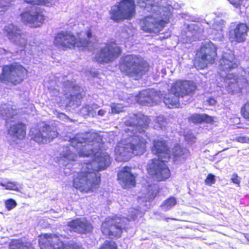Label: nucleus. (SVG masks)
Listing matches in <instances>:
<instances>
[{
    "label": "nucleus",
    "mask_w": 249,
    "mask_h": 249,
    "mask_svg": "<svg viewBox=\"0 0 249 249\" xmlns=\"http://www.w3.org/2000/svg\"><path fill=\"white\" fill-rule=\"evenodd\" d=\"M94 161L98 164L94 166L93 161L84 163L81 170L73 177L72 186L84 194L93 193L99 189L101 183V175L99 172L105 170L111 163L107 153L95 155Z\"/></svg>",
    "instance_id": "obj_1"
},
{
    "label": "nucleus",
    "mask_w": 249,
    "mask_h": 249,
    "mask_svg": "<svg viewBox=\"0 0 249 249\" xmlns=\"http://www.w3.org/2000/svg\"><path fill=\"white\" fill-rule=\"evenodd\" d=\"M218 73L223 80L224 86L229 92L235 93L240 92L246 79L242 77L238 78L231 72L237 67L234 55L231 52H225L223 54L222 58L219 61Z\"/></svg>",
    "instance_id": "obj_2"
},
{
    "label": "nucleus",
    "mask_w": 249,
    "mask_h": 249,
    "mask_svg": "<svg viewBox=\"0 0 249 249\" xmlns=\"http://www.w3.org/2000/svg\"><path fill=\"white\" fill-rule=\"evenodd\" d=\"M186 150L181 148L177 144L172 151V155L174 156L175 161H182L186 158L185 155ZM171 153L167 147L164 141H157V181H164L170 177V171L165 163L171 157Z\"/></svg>",
    "instance_id": "obj_3"
},
{
    "label": "nucleus",
    "mask_w": 249,
    "mask_h": 249,
    "mask_svg": "<svg viewBox=\"0 0 249 249\" xmlns=\"http://www.w3.org/2000/svg\"><path fill=\"white\" fill-rule=\"evenodd\" d=\"M119 69L125 75L134 77L135 79L141 78L148 71L146 62L135 55L128 54L123 56L119 62Z\"/></svg>",
    "instance_id": "obj_4"
},
{
    "label": "nucleus",
    "mask_w": 249,
    "mask_h": 249,
    "mask_svg": "<svg viewBox=\"0 0 249 249\" xmlns=\"http://www.w3.org/2000/svg\"><path fill=\"white\" fill-rule=\"evenodd\" d=\"M90 43V41L85 38L77 39L72 32L67 30L56 33L53 40L54 46L63 51L74 49L76 47L83 50L88 48Z\"/></svg>",
    "instance_id": "obj_5"
},
{
    "label": "nucleus",
    "mask_w": 249,
    "mask_h": 249,
    "mask_svg": "<svg viewBox=\"0 0 249 249\" xmlns=\"http://www.w3.org/2000/svg\"><path fill=\"white\" fill-rule=\"evenodd\" d=\"M196 89L192 82L178 80L172 85L169 94L164 97V102L169 108L179 107V97L188 95Z\"/></svg>",
    "instance_id": "obj_6"
},
{
    "label": "nucleus",
    "mask_w": 249,
    "mask_h": 249,
    "mask_svg": "<svg viewBox=\"0 0 249 249\" xmlns=\"http://www.w3.org/2000/svg\"><path fill=\"white\" fill-rule=\"evenodd\" d=\"M109 14L110 19L116 23L131 20L136 14L134 0H120L111 7Z\"/></svg>",
    "instance_id": "obj_7"
},
{
    "label": "nucleus",
    "mask_w": 249,
    "mask_h": 249,
    "mask_svg": "<svg viewBox=\"0 0 249 249\" xmlns=\"http://www.w3.org/2000/svg\"><path fill=\"white\" fill-rule=\"evenodd\" d=\"M28 72V70L18 63L4 65L0 73V81L2 83L17 85L24 81Z\"/></svg>",
    "instance_id": "obj_8"
},
{
    "label": "nucleus",
    "mask_w": 249,
    "mask_h": 249,
    "mask_svg": "<svg viewBox=\"0 0 249 249\" xmlns=\"http://www.w3.org/2000/svg\"><path fill=\"white\" fill-rule=\"evenodd\" d=\"M127 229L125 218L117 215L106 217L101 225L102 233L110 238L119 239Z\"/></svg>",
    "instance_id": "obj_9"
},
{
    "label": "nucleus",
    "mask_w": 249,
    "mask_h": 249,
    "mask_svg": "<svg viewBox=\"0 0 249 249\" xmlns=\"http://www.w3.org/2000/svg\"><path fill=\"white\" fill-rule=\"evenodd\" d=\"M61 235L54 233H41L38 236L40 249H84L76 242L65 245Z\"/></svg>",
    "instance_id": "obj_10"
},
{
    "label": "nucleus",
    "mask_w": 249,
    "mask_h": 249,
    "mask_svg": "<svg viewBox=\"0 0 249 249\" xmlns=\"http://www.w3.org/2000/svg\"><path fill=\"white\" fill-rule=\"evenodd\" d=\"M194 65L197 69H203L208 64L213 62L216 56V47L210 41L202 45L200 50L196 53Z\"/></svg>",
    "instance_id": "obj_11"
},
{
    "label": "nucleus",
    "mask_w": 249,
    "mask_h": 249,
    "mask_svg": "<svg viewBox=\"0 0 249 249\" xmlns=\"http://www.w3.org/2000/svg\"><path fill=\"white\" fill-rule=\"evenodd\" d=\"M122 53L121 48L114 41L105 44L94 57V60L99 64L109 63L117 59Z\"/></svg>",
    "instance_id": "obj_12"
},
{
    "label": "nucleus",
    "mask_w": 249,
    "mask_h": 249,
    "mask_svg": "<svg viewBox=\"0 0 249 249\" xmlns=\"http://www.w3.org/2000/svg\"><path fill=\"white\" fill-rule=\"evenodd\" d=\"M58 136L56 127L48 124L34 128L30 131L31 140L39 144L50 142Z\"/></svg>",
    "instance_id": "obj_13"
},
{
    "label": "nucleus",
    "mask_w": 249,
    "mask_h": 249,
    "mask_svg": "<svg viewBox=\"0 0 249 249\" xmlns=\"http://www.w3.org/2000/svg\"><path fill=\"white\" fill-rule=\"evenodd\" d=\"M173 7L165 0H157V33L160 32L169 23Z\"/></svg>",
    "instance_id": "obj_14"
},
{
    "label": "nucleus",
    "mask_w": 249,
    "mask_h": 249,
    "mask_svg": "<svg viewBox=\"0 0 249 249\" xmlns=\"http://www.w3.org/2000/svg\"><path fill=\"white\" fill-rule=\"evenodd\" d=\"M83 141H80L77 138H73L71 141V144L76 148L77 154L79 157H88L92 155L96 150L94 145L99 142L93 139L89 138L83 139Z\"/></svg>",
    "instance_id": "obj_15"
},
{
    "label": "nucleus",
    "mask_w": 249,
    "mask_h": 249,
    "mask_svg": "<svg viewBox=\"0 0 249 249\" xmlns=\"http://www.w3.org/2000/svg\"><path fill=\"white\" fill-rule=\"evenodd\" d=\"M67 226L70 231L81 235L90 233L93 230L91 223L85 217L73 219L67 222Z\"/></svg>",
    "instance_id": "obj_16"
},
{
    "label": "nucleus",
    "mask_w": 249,
    "mask_h": 249,
    "mask_svg": "<svg viewBox=\"0 0 249 249\" xmlns=\"http://www.w3.org/2000/svg\"><path fill=\"white\" fill-rule=\"evenodd\" d=\"M20 17L23 22L29 24L31 27H39L44 23L45 17L42 11L36 8L35 11H26L20 14Z\"/></svg>",
    "instance_id": "obj_17"
},
{
    "label": "nucleus",
    "mask_w": 249,
    "mask_h": 249,
    "mask_svg": "<svg viewBox=\"0 0 249 249\" xmlns=\"http://www.w3.org/2000/svg\"><path fill=\"white\" fill-rule=\"evenodd\" d=\"M131 168L127 166L123 167L117 174L118 180L124 189L135 187L136 180L135 176L131 172Z\"/></svg>",
    "instance_id": "obj_18"
},
{
    "label": "nucleus",
    "mask_w": 249,
    "mask_h": 249,
    "mask_svg": "<svg viewBox=\"0 0 249 249\" xmlns=\"http://www.w3.org/2000/svg\"><path fill=\"white\" fill-rule=\"evenodd\" d=\"M248 30L249 28L246 24H237L230 31L229 39L231 42H244L248 36Z\"/></svg>",
    "instance_id": "obj_19"
},
{
    "label": "nucleus",
    "mask_w": 249,
    "mask_h": 249,
    "mask_svg": "<svg viewBox=\"0 0 249 249\" xmlns=\"http://www.w3.org/2000/svg\"><path fill=\"white\" fill-rule=\"evenodd\" d=\"M3 32L4 36L14 43L19 42L23 38V32L21 28L13 23L6 25Z\"/></svg>",
    "instance_id": "obj_20"
},
{
    "label": "nucleus",
    "mask_w": 249,
    "mask_h": 249,
    "mask_svg": "<svg viewBox=\"0 0 249 249\" xmlns=\"http://www.w3.org/2000/svg\"><path fill=\"white\" fill-rule=\"evenodd\" d=\"M146 142L139 136H135L128 143L129 148L134 155H141L146 151Z\"/></svg>",
    "instance_id": "obj_21"
},
{
    "label": "nucleus",
    "mask_w": 249,
    "mask_h": 249,
    "mask_svg": "<svg viewBox=\"0 0 249 249\" xmlns=\"http://www.w3.org/2000/svg\"><path fill=\"white\" fill-rule=\"evenodd\" d=\"M26 130L27 127L25 124L18 122L10 127L8 132L11 136L16 139L23 140L26 137Z\"/></svg>",
    "instance_id": "obj_22"
},
{
    "label": "nucleus",
    "mask_w": 249,
    "mask_h": 249,
    "mask_svg": "<svg viewBox=\"0 0 249 249\" xmlns=\"http://www.w3.org/2000/svg\"><path fill=\"white\" fill-rule=\"evenodd\" d=\"M155 94L156 91L154 89L143 90L137 96V101L141 105H146L153 102Z\"/></svg>",
    "instance_id": "obj_23"
},
{
    "label": "nucleus",
    "mask_w": 249,
    "mask_h": 249,
    "mask_svg": "<svg viewBox=\"0 0 249 249\" xmlns=\"http://www.w3.org/2000/svg\"><path fill=\"white\" fill-rule=\"evenodd\" d=\"M142 29L147 33L154 32L156 29V19L152 16H147L142 20Z\"/></svg>",
    "instance_id": "obj_24"
},
{
    "label": "nucleus",
    "mask_w": 249,
    "mask_h": 249,
    "mask_svg": "<svg viewBox=\"0 0 249 249\" xmlns=\"http://www.w3.org/2000/svg\"><path fill=\"white\" fill-rule=\"evenodd\" d=\"M190 121L194 124H199L202 122L211 123L213 119L212 117L205 114H194L190 117Z\"/></svg>",
    "instance_id": "obj_25"
},
{
    "label": "nucleus",
    "mask_w": 249,
    "mask_h": 249,
    "mask_svg": "<svg viewBox=\"0 0 249 249\" xmlns=\"http://www.w3.org/2000/svg\"><path fill=\"white\" fill-rule=\"evenodd\" d=\"M0 186L4 188L5 189L8 190L15 191L16 192H20V189L21 185L16 182L8 181L6 182H0Z\"/></svg>",
    "instance_id": "obj_26"
},
{
    "label": "nucleus",
    "mask_w": 249,
    "mask_h": 249,
    "mask_svg": "<svg viewBox=\"0 0 249 249\" xmlns=\"http://www.w3.org/2000/svg\"><path fill=\"white\" fill-rule=\"evenodd\" d=\"M138 5L145 10L147 12H151L154 10V0H137Z\"/></svg>",
    "instance_id": "obj_27"
},
{
    "label": "nucleus",
    "mask_w": 249,
    "mask_h": 249,
    "mask_svg": "<svg viewBox=\"0 0 249 249\" xmlns=\"http://www.w3.org/2000/svg\"><path fill=\"white\" fill-rule=\"evenodd\" d=\"M24 1L32 5H44L50 6L52 5L53 0H24Z\"/></svg>",
    "instance_id": "obj_28"
},
{
    "label": "nucleus",
    "mask_w": 249,
    "mask_h": 249,
    "mask_svg": "<svg viewBox=\"0 0 249 249\" xmlns=\"http://www.w3.org/2000/svg\"><path fill=\"white\" fill-rule=\"evenodd\" d=\"M177 203V201L175 198L170 197L166 200L161 205V207L163 210L165 211L170 210L173 207H174Z\"/></svg>",
    "instance_id": "obj_29"
},
{
    "label": "nucleus",
    "mask_w": 249,
    "mask_h": 249,
    "mask_svg": "<svg viewBox=\"0 0 249 249\" xmlns=\"http://www.w3.org/2000/svg\"><path fill=\"white\" fill-rule=\"evenodd\" d=\"M224 25V20L222 19H216L215 21L213 24L212 33L216 34L215 31L217 32H221L222 31L223 27Z\"/></svg>",
    "instance_id": "obj_30"
},
{
    "label": "nucleus",
    "mask_w": 249,
    "mask_h": 249,
    "mask_svg": "<svg viewBox=\"0 0 249 249\" xmlns=\"http://www.w3.org/2000/svg\"><path fill=\"white\" fill-rule=\"evenodd\" d=\"M99 249H118L117 244L112 241L106 240Z\"/></svg>",
    "instance_id": "obj_31"
},
{
    "label": "nucleus",
    "mask_w": 249,
    "mask_h": 249,
    "mask_svg": "<svg viewBox=\"0 0 249 249\" xmlns=\"http://www.w3.org/2000/svg\"><path fill=\"white\" fill-rule=\"evenodd\" d=\"M148 173L151 176L156 175V160L152 159L151 162L149 163L147 166Z\"/></svg>",
    "instance_id": "obj_32"
},
{
    "label": "nucleus",
    "mask_w": 249,
    "mask_h": 249,
    "mask_svg": "<svg viewBox=\"0 0 249 249\" xmlns=\"http://www.w3.org/2000/svg\"><path fill=\"white\" fill-rule=\"evenodd\" d=\"M5 205L6 209L8 211H10L17 206V203L14 199L9 198L5 200Z\"/></svg>",
    "instance_id": "obj_33"
},
{
    "label": "nucleus",
    "mask_w": 249,
    "mask_h": 249,
    "mask_svg": "<svg viewBox=\"0 0 249 249\" xmlns=\"http://www.w3.org/2000/svg\"><path fill=\"white\" fill-rule=\"evenodd\" d=\"M241 113L244 118L249 120V101L242 107Z\"/></svg>",
    "instance_id": "obj_34"
},
{
    "label": "nucleus",
    "mask_w": 249,
    "mask_h": 249,
    "mask_svg": "<svg viewBox=\"0 0 249 249\" xmlns=\"http://www.w3.org/2000/svg\"><path fill=\"white\" fill-rule=\"evenodd\" d=\"M77 155L76 154L70 151H67L63 155V157L69 161H75L76 160Z\"/></svg>",
    "instance_id": "obj_35"
},
{
    "label": "nucleus",
    "mask_w": 249,
    "mask_h": 249,
    "mask_svg": "<svg viewBox=\"0 0 249 249\" xmlns=\"http://www.w3.org/2000/svg\"><path fill=\"white\" fill-rule=\"evenodd\" d=\"M111 111L113 113H119L122 111L123 107L121 104H113L111 106Z\"/></svg>",
    "instance_id": "obj_36"
},
{
    "label": "nucleus",
    "mask_w": 249,
    "mask_h": 249,
    "mask_svg": "<svg viewBox=\"0 0 249 249\" xmlns=\"http://www.w3.org/2000/svg\"><path fill=\"white\" fill-rule=\"evenodd\" d=\"M166 122L165 119L162 116H159L157 118V127L159 126L161 129H163L165 126Z\"/></svg>",
    "instance_id": "obj_37"
},
{
    "label": "nucleus",
    "mask_w": 249,
    "mask_h": 249,
    "mask_svg": "<svg viewBox=\"0 0 249 249\" xmlns=\"http://www.w3.org/2000/svg\"><path fill=\"white\" fill-rule=\"evenodd\" d=\"M235 8L240 7L245 0H228Z\"/></svg>",
    "instance_id": "obj_38"
},
{
    "label": "nucleus",
    "mask_w": 249,
    "mask_h": 249,
    "mask_svg": "<svg viewBox=\"0 0 249 249\" xmlns=\"http://www.w3.org/2000/svg\"><path fill=\"white\" fill-rule=\"evenodd\" d=\"M192 33L191 32H188L187 33V38L185 40H184V42L186 43H191L193 41L195 40V39L197 38L196 35L195 34L193 35V36H191V35Z\"/></svg>",
    "instance_id": "obj_39"
},
{
    "label": "nucleus",
    "mask_w": 249,
    "mask_h": 249,
    "mask_svg": "<svg viewBox=\"0 0 249 249\" xmlns=\"http://www.w3.org/2000/svg\"><path fill=\"white\" fill-rule=\"evenodd\" d=\"M207 184H212L215 182L214 176L212 174H209L205 179Z\"/></svg>",
    "instance_id": "obj_40"
},
{
    "label": "nucleus",
    "mask_w": 249,
    "mask_h": 249,
    "mask_svg": "<svg viewBox=\"0 0 249 249\" xmlns=\"http://www.w3.org/2000/svg\"><path fill=\"white\" fill-rule=\"evenodd\" d=\"M231 180L236 184L239 185L240 183V178L236 174H233L232 175L231 177Z\"/></svg>",
    "instance_id": "obj_41"
},
{
    "label": "nucleus",
    "mask_w": 249,
    "mask_h": 249,
    "mask_svg": "<svg viewBox=\"0 0 249 249\" xmlns=\"http://www.w3.org/2000/svg\"><path fill=\"white\" fill-rule=\"evenodd\" d=\"M236 141L240 142H249V138L245 136H240L236 138Z\"/></svg>",
    "instance_id": "obj_42"
},
{
    "label": "nucleus",
    "mask_w": 249,
    "mask_h": 249,
    "mask_svg": "<svg viewBox=\"0 0 249 249\" xmlns=\"http://www.w3.org/2000/svg\"><path fill=\"white\" fill-rule=\"evenodd\" d=\"M208 102L211 106H213L216 104V101L213 98H210L208 100Z\"/></svg>",
    "instance_id": "obj_43"
},
{
    "label": "nucleus",
    "mask_w": 249,
    "mask_h": 249,
    "mask_svg": "<svg viewBox=\"0 0 249 249\" xmlns=\"http://www.w3.org/2000/svg\"><path fill=\"white\" fill-rule=\"evenodd\" d=\"M86 34L88 38H90L92 36V32L90 29L86 31Z\"/></svg>",
    "instance_id": "obj_44"
},
{
    "label": "nucleus",
    "mask_w": 249,
    "mask_h": 249,
    "mask_svg": "<svg viewBox=\"0 0 249 249\" xmlns=\"http://www.w3.org/2000/svg\"><path fill=\"white\" fill-rule=\"evenodd\" d=\"M105 114V111L102 109H100L98 112V114L100 116H103Z\"/></svg>",
    "instance_id": "obj_45"
},
{
    "label": "nucleus",
    "mask_w": 249,
    "mask_h": 249,
    "mask_svg": "<svg viewBox=\"0 0 249 249\" xmlns=\"http://www.w3.org/2000/svg\"><path fill=\"white\" fill-rule=\"evenodd\" d=\"M11 243H12L11 246L16 245L17 247H18V245H19V244L21 245V244L18 243L17 240L13 241H12Z\"/></svg>",
    "instance_id": "obj_46"
},
{
    "label": "nucleus",
    "mask_w": 249,
    "mask_h": 249,
    "mask_svg": "<svg viewBox=\"0 0 249 249\" xmlns=\"http://www.w3.org/2000/svg\"><path fill=\"white\" fill-rule=\"evenodd\" d=\"M165 32L166 33V36H160V39H161L162 38H165V37H168L170 36V34H169L170 32L169 31H166Z\"/></svg>",
    "instance_id": "obj_47"
},
{
    "label": "nucleus",
    "mask_w": 249,
    "mask_h": 249,
    "mask_svg": "<svg viewBox=\"0 0 249 249\" xmlns=\"http://www.w3.org/2000/svg\"><path fill=\"white\" fill-rule=\"evenodd\" d=\"M207 24L209 25V24H211V21H209V22H207Z\"/></svg>",
    "instance_id": "obj_48"
},
{
    "label": "nucleus",
    "mask_w": 249,
    "mask_h": 249,
    "mask_svg": "<svg viewBox=\"0 0 249 249\" xmlns=\"http://www.w3.org/2000/svg\"><path fill=\"white\" fill-rule=\"evenodd\" d=\"M248 240L249 241V237H248Z\"/></svg>",
    "instance_id": "obj_49"
}]
</instances>
